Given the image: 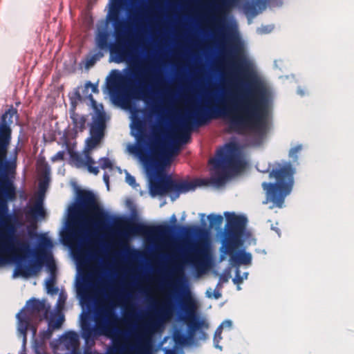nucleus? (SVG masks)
Returning a JSON list of instances; mask_svg holds the SVG:
<instances>
[{"instance_id":"5701e85b","label":"nucleus","mask_w":354,"mask_h":354,"mask_svg":"<svg viewBox=\"0 0 354 354\" xmlns=\"http://www.w3.org/2000/svg\"><path fill=\"white\" fill-rule=\"evenodd\" d=\"M17 316L19 319V330L20 333L23 335L24 342L25 343L26 342L27 330L30 326V318L26 315H22L20 317L19 314H18Z\"/></svg>"},{"instance_id":"f03ea898","label":"nucleus","mask_w":354,"mask_h":354,"mask_svg":"<svg viewBox=\"0 0 354 354\" xmlns=\"http://www.w3.org/2000/svg\"><path fill=\"white\" fill-rule=\"evenodd\" d=\"M10 147H0V265L11 262L16 265L14 276L24 277L36 275L42 268L45 259L50 272V277L46 282L48 293L55 295L56 266L51 257H48L46 248L52 242L44 234L39 235V244L33 252L30 242L17 234L21 222L19 216L9 213L8 202L16 199V188L10 179L16 174L19 147H15L10 158L8 159Z\"/></svg>"},{"instance_id":"5fc2aeb1","label":"nucleus","mask_w":354,"mask_h":354,"mask_svg":"<svg viewBox=\"0 0 354 354\" xmlns=\"http://www.w3.org/2000/svg\"><path fill=\"white\" fill-rule=\"evenodd\" d=\"M247 275H248V273H245V274H244V277H247Z\"/></svg>"},{"instance_id":"473e14b6","label":"nucleus","mask_w":354,"mask_h":354,"mask_svg":"<svg viewBox=\"0 0 354 354\" xmlns=\"http://www.w3.org/2000/svg\"><path fill=\"white\" fill-rule=\"evenodd\" d=\"M64 155L65 153L64 151H59L57 153H56L52 158L51 161L52 162H57V161H62L64 159Z\"/></svg>"},{"instance_id":"e433bc0d","label":"nucleus","mask_w":354,"mask_h":354,"mask_svg":"<svg viewBox=\"0 0 354 354\" xmlns=\"http://www.w3.org/2000/svg\"><path fill=\"white\" fill-rule=\"evenodd\" d=\"M232 326V322L230 320H225L222 322V324L218 326L221 327V329H223V327H228L231 328Z\"/></svg>"},{"instance_id":"6e6552de","label":"nucleus","mask_w":354,"mask_h":354,"mask_svg":"<svg viewBox=\"0 0 354 354\" xmlns=\"http://www.w3.org/2000/svg\"><path fill=\"white\" fill-rule=\"evenodd\" d=\"M227 220L225 239L221 248L223 252L230 255V261L234 264L249 265L252 262V255L249 252H240L236 253V249L242 243V236L244 234L247 218L243 215H236L234 212H225Z\"/></svg>"},{"instance_id":"a878e982","label":"nucleus","mask_w":354,"mask_h":354,"mask_svg":"<svg viewBox=\"0 0 354 354\" xmlns=\"http://www.w3.org/2000/svg\"><path fill=\"white\" fill-rule=\"evenodd\" d=\"M207 218L209 223V228H219L223 221V218L221 215L211 214L208 215Z\"/></svg>"},{"instance_id":"7c9ffc66","label":"nucleus","mask_w":354,"mask_h":354,"mask_svg":"<svg viewBox=\"0 0 354 354\" xmlns=\"http://www.w3.org/2000/svg\"><path fill=\"white\" fill-rule=\"evenodd\" d=\"M54 330L49 326L46 330H44L41 332L40 337L42 339H49L52 337L53 333Z\"/></svg>"},{"instance_id":"c85d7f7f","label":"nucleus","mask_w":354,"mask_h":354,"mask_svg":"<svg viewBox=\"0 0 354 354\" xmlns=\"http://www.w3.org/2000/svg\"><path fill=\"white\" fill-rule=\"evenodd\" d=\"M221 333L222 329L221 327H218L215 331L214 336V343L216 348H218L221 349V347L218 345L219 341L221 339Z\"/></svg>"},{"instance_id":"c03bdc74","label":"nucleus","mask_w":354,"mask_h":354,"mask_svg":"<svg viewBox=\"0 0 354 354\" xmlns=\"http://www.w3.org/2000/svg\"><path fill=\"white\" fill-rule=\"evenodd\" d=\"M160 93L163 95H169V93L168 91L163 90V89L160 90Z\"/></svg>"},{"instance_id":"4d7b16f0","label":"nucleus","mask_w":354,"mask_h":354,"mask_svg":"<svg viewBox=\"0 0 354 354\" xmlns=\"http://www.w3.org/2000/svg\"><path fill=\"white\" fill-rule=\"evenodd\" d=\"M171 354H173L172 353H171Z\"/></svg>"},{"instance_id":"f257e3e1","label":"nucleus","mask_w":354,"mask_h":354,"mask_svg":"<svg viewBox=\"0 0 354 354\" xmlns=\"http://www.w3.org/2000/svg\"><path fill=\"white\" fill-rule=\"evenodd\" d=\"M234 68L248 81L249 88L243 97L235 104L232 99L223 98L217 106H198L183 118L172 138L171 144L165 147L159 136L156 134L154 142L150 143L151 151L167 159L178 151V145L186 144L190 140L193 127L207 124L218 118L229 119L230 127L236 132L247 129L258 131L266 128L268 115L270 93L266 85L250 68L249 63L239 50H234Z\"/></svg>"},{"instance_id":"7ed1b4c3","label":"nucleus","mask_w":354,"mask_h":354,"mask_svg":"<svg viewBox=\"0 0 354 354\" xmlns=\"http://www.w3.org/2000/svg\"><path fill=\"white\" fill-rule=\"evenodd\" d=\"M156 86L162 87L163 82L158 77L151 75L148 71L138 66L130 68L126 75L116 74L107 81L106 88L109 93L115 104L126 103L131 97L142 99L145 102L153 100V91L147 89Z\"/></svg>"},{"instance_id":"c756f323","label":"nucleus","mask_w":354,"mask_h":354,"mask_svg":"<svg viewBox=\"0 0 354 354\" xmlns=\"http://www.w3.org/2000/svg\"><path fill=\"white\" fill-rule=\"evenodd\" d=\"M104 56V53L101 50L96 52L93 54L90 59L88 61V64H93L96 61L100 59Z\"/></svg>"},{"instance_id":"49530a36","label":"nucleus","mask_w":354,"mask_h":354,"mask_svg":"<svg viewBox=\"0 0 354 354\" xmlns=\"http://www.w3.org/2000/svg\"><path fill=\"white\" fill-rule=\"evenodd\" d=\"M206 293H207V295L208 297H212V294H211V292L209 291H207Z\"/></svg>"},{"instance_id":"37998d69","label":"nucleus","mask_w":354,"mask_h":354,"mask_svg":"<svg viewBox=\"0 0 354 354\" xmlns=\"http://www.w3.org/2000/svg\"><path fill=\"white\" fill-rule=\"evenodd\" d=\"M136 127H137V129L138 131L141 132L142 131V127L141 122L138 123Z\"/></svg>"},{"instance_id":"4468645a","label":"nucleus","mask_w":354,"mask_h":354,"mask_svg":"<svg viewBox=\"0 0 354 354\" xmlns=\"http://www.w3.org/2000/svg\"><path fill=\"white\" fill-rule=\"evenodd\" d=\"M174 227L169 225L151 227L142 223H133L128 230L132 234L165 236L169 234Z\"/></svg>"},{"instance_id":"393cba45","label":"nucleus","mask_w":354,"mask_h":354,"mask_svg":"<svg viewBox=\"0 0 354 354\" xmlns=\"http://www.w3.org/2000/svg\"><path fill=\"white\" fill-rule=\"evenodd\" d=\"M48 320V326L54 330L61 328L64 322V316L62 314L54 315Z\"/></svg>"},{"instance_id":"6ab92c4d","label":"nucleus","mask_w":354,"mask_h":354,"mask_svg":"<svg viewBox=\"0 0 354 354\" xmlns=\"http://www.w3.org/2000/svg\"><path fill=\"white\" fill-rule=\"evenodd\" d=\"M266 8V0H248L243 4V8L248 17H254Z\"/></svg>"},{"instance_id":"79ce46f5","label":"nucleus","mask_w":354,"mask_h":354,"mask_svg":"<svg viewBox=\"0 0 354 354\" xmlns=\"http://www.w3.org/2000/svg\"><path fill=\"white\" fill-rule=\"evenodd\" d=\"M46 182L43 181V182H41L39 183V188L41 189H45L46 188Z\"/></svg>"},{"instance_id":"412c9836","label":"nucleus","mask_w":354,"mask_h":354,"mask_svg":"<svg viewBox=\"0 0 354 354\" xmlns=\"http://www.w3.org/2000/svg\"><path fill=\"white\" fill-rule=\"evenodd\" d=\"M95 41L97 47L100 50H107L110 48L109 35L106 31H100L96 35Z\"/></svg>"},{"instance_id":"3c124183","label":"nucleus","mask_w":354,"mask_h":354,"mask_svg":"<svg viewBox=\"0 0 354 354\" xmlns=\"http://www.w3.org/2000/svg\"><path fill=\"white\" fill-rule=\"evenodd\" d=\"M77 97H78L79 99H80V98H81V95H80V94L79 93H77Z\"/></svg>"},{"instance_id":"864d4df0","label":"nucleus","mask_w":354,"mask_h":354,"mask_svg":"<svg viewBox=\"0 0 354 354\" xmlns=\"http://www.w3.org/2000/svg\"><path fill=\"white\" fill-rule=\"evenodd\" d=\"M247 275H248V273H245V274H244V277H247Z\"/></svg>"},{"instance_id":"bb28decb","label":"nucleus","mask_w":354,"mask_h":354,"mask_svg":"<svg viewBox=\"0 0 354 354\" xmlns=\"http://www.w3.org/2000/svg\"><path fill=\"white\" fill-rule=\"evenodd\" d=\"M302 146L301 145H297L290 149L289 151V157L291 158L293 162H297L298 153L301 151Z\"/></svg>"},{"instance_id":"2f4dec72","label":"nucleus","mask_w":354,"mask_h":354,"mask_svg":"<svg viewBox=\"0 0 354 354\" xmlns=\"http://www.w3.org/2000/svg\"><path fill=\"white\" fill-rule=\"evenodd\" d=\"M88 88H91L92 92L94 93H99L97 84H93L90 81L87 82L85 84L84 91H86V93H87Z\"/></svg>"},{"instance_id":"9d476101","label":"nucleus","mask_w":354,"mask_h":354,"mask_svg":"<svg viewBox=\"0 0 354 354\" xmlns=\"http://www.w3.org/2000/svg\"><path fill=\"white\" fill-rule=\"evenodd\" d=\"M179 319L185 323L190 337L195 335L202 328H208V324L204 319H200L196 315V304L189 290L183 292L179 302Z\"/></svg>"},{"instance_id":"603ef678","label":"nucleus","mask_w":354,"mask_h":354,"mask_svg":"<svg viewBox=\"0 0 354 354\" xmlns=\"http://www.w3.org/2000/svg\"><path fill=\"white\" fill-rule=\"evenodd\" d=\"M268 32V30H262V32Z\"/></svg>"},{"instance_id":"f704fd0d","label":"nucleus","mask_w":354,"mask_h":354,"mask_svg":"<svg viewBox=\"0 0 354 354\" xmlns=\"http://www.w3.org/2000/svg\"><path fill=\"white\" fill-rule=\"evenodd\" d=\"M243 278L241 276L239 270L236 269V275H235L234 278L233 279V282L235 284L239 285L240 283H241L243 282Z\"/></svg>"},{"instance_id":"f3484780","label":"nucleus","mask_w":354,"mask_h":354,"mask_svg":"<svg viewBox=\"0 0 354 354\" xmlns=\"http://www.w3.org/2000/svg\"><path fill=\"white\" fill-rule=\"evenodd\" d=\"M48 313L49 308L46 306V304L44 301L32 298L27 302V310L24 315L26 316L27 314L30 316L39 315V320L42 321L43 319H48Z\"/></svg>"},{"instance_id":"8fccbe9b","label":"nucleus","mask_w":354,"mask_h":354,"mask_svg":"<svg viewBox=\"0 0 354 354\" xmlns=\"http://www.w3.org/2000/svg\"><path fill=\"white\" fill-rule=\"evenodd\" d=\"M61 301H63V302H65V300L62 299V296L60 295L59 296V301L60 302Z\"/></svg>"},{"instance_id":"c9c22d12","label":"nucleus","mask_w":354,"mask_h":354,"mask_svg":"<svg viewBox=\"0 0 354 354\" xmlns=\"http://www.w3.org/2000/svg\"><path fill=\"white\" fill-rule=\"evenodd\" d=\"M174 271L176 273L179 274H183V266L182 264H176L174 267Z\"/></svg>"},{"instance_id":"39448f33","label":"nucleus","mask_w":354,"mask_h":354,"mask_svg":"<svg viewBox=\"0 0 354 354\" xmlns=\"http://www.w3.org/2000/svg\"><path fill=\"white\" fill-rule=\"evenodd\" d=\"M137 152L147 169L156 171L155 176L150 178L149 192L151 196H164L168 193L174 195L177 198L181 193H186L194 190L195 185L188 180H176L172 179L162 172L163 165L167 159H162V156L151 151V156L140 147H138Z\"/></svg>"},{"instance_id":"0eeeda50","label":"nucleus","mask_w":354,"mask_h":354,"mask_svg":"<svg viewBox=\"0 0 354 354\" xmlns=\"http://www.w3.org/2000/svg\"><path fill=\"white\" fill-rule=\"evenodd\" d=\"M116 320L117 317L112 307L104 306L95 313V321L97 328L93 327L86 320L82 322V337L86 344L91 342L93 344L98 335H110L113 339L114 346L116 343L118 345H124L123 343L127 339L131 333L115 328L114 324Z\"/></svg>"},{"instance_id":"6e6d98bb","label":"nucleus","mask_w":354,"mask_h":354,"mask_svg":"<svg viewBox=\"0 0 354 354\" xmlns=\"http://www.w3.org/2000/svg\"><path fill=\"white\" fill-rule=\"evenodd\" d=\"M171 198H172V199H176L174 197L173 198V196H171Z\"/></svg>"},{"instance_id":"9b49d317","label":"nucleus","mask_w":354,"mask_h":354,"mask_svg":"<svg viewBox=\"0 0 354 354\" xmlns=\"http://www.w3.org/2000/svg\"><path fill=\"white\" fill-rule=\"evenodd\" d=\"M116 42L111 44L109 52L116 63H121L127 60H133V56L131 46L128 40L127 31L120 32L119 28L115 32Z\"/></svg>"},{"instance_id":"f8f14e48","label":"nucleus","mask_w":354,"mask_h":354,"mask_svg":"<svg viewBox=\"0 0 354 354\" xmlns=\"http://www.w3.org/2000/svg\"><path fill=\"white\" fill-rule=\"evenodd\" d=\"M106 127V113L104 111H97L90 124V137L86 140L88 150L93 149L100 143L104 136Z\"/></svg>"},{"instance_id":"58836bf2","label":"nucleus","mask_w":354,"mask_h":354,"mask_svg":"<svg viewBox=\"0 0 354 354\" xmlns=\"http://www.w3.org/2000/svg\"><path fill=\"white\" fill-rule=\"evenodd\" d=\"M170 222L175 224L177 222V218L175 214H173L170 218Z\"/></svg>"},{"instance_id":"20e7f679","label":"nucleus","mask_w":354,"mask_h":354,"mask_svg":"<svg viewBox=\"0 0 354 354\" xmlns=\"http://www.w3.org/2000/svg\"><path fill=\"white\" fill-rule=\"evenodd\" d=\"M106 215L100 207L95 194L88 190L77 192V202L68 208V227L63 239L75 243L83 241L82 227L92 223L95 227L102 226Z\"/></svg>"},{"instance_id":"cd10ccee","label":"nucleus","mask_w":354,"mask_h":354,"mask_svg":"<svg viewBox=\"0 0 354 354\" xmlns=\"http://www.w3.org/2000/svg\"><path fill=\"white\" fill-rule=\"evenodd\" d=\"M99 162L100 164V167L102 169H112V167H113V164L109 158H106V157L101 158L99 160Z\"/></svg>"},{"instance_id":"09e8293b","label":"nucleus","mask_w":354,"mask_h":354,"mask_svg":"<svg viewBox=\"0 0 354 354\" xmlns=\"http://www.w3.org/2000/svg\"><path fill=\"white\" fill-rule=\"evenodd\" d=\"M61 301H63V302H65V300L62 299V296L60 295L59 296V301L60 302Z\"/></svg>"},{"instance_id":"4be33fe9","label":"nucleus","mask_w":354,"mask_h":354,"mask_svg":"<svg viewBox=\"0 0 354 354\" xmlns=\"http://www.w3.org/2000/svg\"><path fill=\"white\" fill-rule=\"evenodd\" d=\"M239 0H221L216 4L215 9L219 15H224L231 8L236 6Z\"/></svg>"},{"instance_id":"2eb2a0df","label":"nucleus","mask_w":354,"mask_h":354,"mask_svg":"<svg viewBox=\"0 0 354 354\" xmlns=\"http://www.w3.org/2000/svg\"><path fill=\"white\" fill-rule=\"evenodd\" d=\"M71 158L77 168H86L89 173L94 175L99 174V167L94 166L95 161L88 151L85 152L84 155L73 152L71 153Z\"/></svg>"},{"instance_id":"aec40b11","label":"nucleus","mask_w":354,"mask_h":354,"mask_svg":"<svg viewBox=\"0 0 354 354\" xmlns=\"http://www.w3.org/2000/svg\"><path fill=\"white\" fill-rule=\"evenodd\" d=\"M72 120L73 130L75 133L82 132L86 128V118L85 115H82L76 113H73L71 115Z\"/></svg>"},{"instance_id":"ddd939ff","label":"nucleus","mask_w":354,"mask_h":354,"mask_svg":"<svg viewBox=\"0 0 354 354\" xmlns=\"http://www.w3.org/2000/svg\"><path fill=\"white\" fill-rule=\"evenodd\" d=\"M188 262L196 269L202 272L207 266V247L203 241H197L188 245Z\"/></svg>"},{"instance_id":"4c0bfd02","label":"nucleus","mask_w":354,"mask_h":354,"mask_svg":"<svg viewBox=\"0 0 354 354\" xmlns=\"http://www.w3.org/2000/svg\"><path fill=\"white\" fill-rule=\"evenodd\" d=\"M221 297V292L219 291H218V290H214V297L215 299H218Z\"/></svg>"},{"instance_id":"a19ab883","label":"nucleus","mask_w":354,"mask_h":354,"mask_svg":"<svg viewBox=\"0 0 354 354\" xmlns=\"http://www.w3.org/2000/svg\"><path fill=\"white\" fill-rule=\"evenodd\" d=\"M103 178H104V180L106 183V184L108 185L109 183V176L106 174H104V176H103Z\"/></svg>"},{"instance_id":"a211bd4d","label":"nucleus","mask_w":354,"mask_h":354,"mask_svg":"<svg viewBox=\"0 0 354 354\" xmlns=\"http://www.w3.org/2000/svg\"><path fill=\"white\" fill-rule=\"evenodd\" d=\"M62 342L69 354H81L80 337L75 331H68L63 336Z\"/></svg>"},{"instance_id":"dca6fc26","label":"nucleus","mask_w":354,"mask_h":354,"mask_svg":"<svg viewBox=\"0 0 354 354\" xmlns=\"http://www.w3.org/2000/svg\"><path fill=\"white\" fill-rule=\"evenodd\" d=\"M126 0H113L109 12V19L113 22L114 32L119 28L120 32L127 31L128 26L120 18V12Z\"/></svg>"},{"instance_id":"ea45409f","label":"nucleus","mask_w":354,"mask_h":354,"mask_svg":"<svg viewBox=\"0 0 354 354\" xmlns=\"http://www.w3.org/2000/svg\"><path fill=\"white\" fill-rule=\"evenodd\" d=\"M88 98L91 100V102L92 104H93V106H95V104H96V102H95V100L93 99V95H92L91 94H89V95H88Z\"/></svg>"},{"instance_id":"de8ad7c7","label":"nucleus","mask_w":354,"mask_h":354,"mask_svg":"<svg viewBox=\"0 0 354 354\" xmlns=\"http://www.w3.org/2000/svg\"><path fill=\"white\" fill-rule=\"evenodd\" d=\"M61 301H63V302H65V300L62 299V296L60 295L59 296V301L60 302Z\"/></svg>"},{"instance_id":"72a5a7b5","label":"nucleus","mask_w":354,"mask_h":354,"mask_svg":"<svg viewBox=\"0 0 354 354\" xmlns=\"http://www.w3.org/2000/svg\"><path fill=\"white\" fill-rule=\"evenodd\" d=\"M126 182L131 186L135 187L136 185V178L130 174L127 173L126 175Z\"/></svg>"},{"instance_id":"b1692460","label":"nucleus","mask_w":354,"mask_h":354,"mask_svg":"<svg viewBox=\"0 0 354 354\" xmlns=\"http://www.w3.org/2000/svg\"><path fill=\"white\" fill-rule=\"evenodd\" d=\"M45 214L46 212L43 207L41 201H37L28 212V215H30L34 218H44Z\"/></svg>"},{"instance_id":"423d86ee","label":"nucleus","mask_w":354,"mask_h":354,"mask_svg":"<svg viewBox=\"0 0 354 354\" xmlns=\"http://www.w3.org/2000/svg\"><path fill=\"white\" fill-rule=\"evenodd\" d=\"M209 162L217 171L210 178H198L189 181L195 185L194 189L197 187L209 185L220 187L225 183L227 178L226 170L239 172L245 168L247 164L234 142L226 143L218 149L215 157Z\"/></svg>"},{"instance_id":"1a4fd4ad","label":"nucleus","mask_w":354,"mask_h":354,"mask_svg":"<svg viewBox=\"0 0 354 354\" xmlns=\"http://www.w3.org/2000/svg\"><path fill=\"white\" fill-rule=\"evenodd\" d=\"M295 173V169L288 162L279 168L273 169L270 173V177L275 178L276 183H262V187L266 192L267 200L272 202L274 206L282 207L285 198L292 189Z\"/></svg>"},{"instance_id":"a18cd8bd","label":"nucleus","mask_w":354,"mask_h":354,"mask_svg":"<svg viewBox=\"0 0 354 354\" xmlns=\"http://www.w3.org/2000/svg\"><path fill=\"white\" fill-rule=\"evenodd\" d=\"M133 20L135 21H138V15L137 13H136L134 15H133Z\"/></svg>"}]
</instances>
